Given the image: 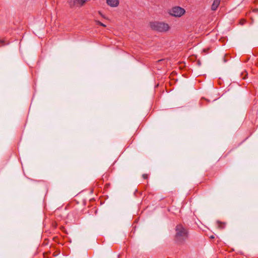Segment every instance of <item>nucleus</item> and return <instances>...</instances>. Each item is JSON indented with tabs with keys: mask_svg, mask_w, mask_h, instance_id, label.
I'll list each match as a JSON object with an SVG mask.
<instances>
[{
	"mask_svg": "<svg viewBox=\"0 0 258 258\" xmlns=\"http://www.w3.org/2000/svg\"><path fill=\"white\" fill-rule=\"evenodd\" d=\"M143 177L144 178L146 179V178H148V175L147 174H144L143 175Z\"/></svg>",
	"mask_w": 258,
	"mask_h": 258,
	"instance_id": "obj_9",
	"label": "nucleus"
},
{
	"mask_svg": "<svg viewBox=\"0 0 258 258\" xmlns=\"http://www.w3.org/2000/svg\"><path fill=\"white\" fill-rule=\"evenodd\" d=\"M89 0H68V3L72 9L80 8L84 6Z\"/></svg>",
	"mask_w": 258,
	"mask_h": 258,
	"instance_id": "obj_4",
	"label": "nucleus"
},
{
	"mask_svg": "<svg viewBox=\"0 0 258 258\" xmlns=\"http://www.w3.org/2000/svg\"><path fill=\"white\" fill-rule=\"evenodd\" d=\"M175 240L178 243H182L188 237V232L182 225H178L175 229Z\"/></svg>",
	"mask_w": 258,
	"mask_h": 258,
	"instance_id": "obj_1",
	"label": "nucleus"
},
{
	"mask_svg": "<svg viewBox=\"0 0 258 258\" xmlns=\"http://www.w3.org/2000/svg\"><path fill=\"white\" fill-rule=\"evenodd\" d=\"M168 13L173 17H180L185 14V11L183 8L177 6L170 9Z\"/></svg>",
	"mask_w": 258,
	"mask_h": 258,
	"instance_id": "obj_3",
	"label": "nucleus"
},
{
	"mask_svg": "<svg viewBox=\"0 0 258 258\" xmlns=\"http://www.w3.org/2000/svg\"><path fill=\"white\" fill-rule=\"evenodd\" d=\"M5 42L3 40H0V46L4 45Z\"/></svg>",
	"mask_w": 258,
	"mask_h": 258,
	"instance_id": "obj_8",
	"label": "nucleus"
},
{
	"mask_svg": "<svg viewBox=\"0 0 258 258\" xmlns=\"http://www.w3.org/2000/svg\"><path fill=\"white\" fill-rule=\"evenodd\" d=\"M149 25L152 30L160 32H166L169 31L170 28L167 23L163 22H151L150 23Z\"/></svg>",
	"mask_w": 258,
	"mask_h": 258,
	"instance_id": "obj_2",
	"label": "nucleus"
},
{
	"mask_svg": "<svg viewBox=\"0 0 258 258\" xmlns=\"http://www.w3.org/2000/svg\"><path fill=\"white\" fill-rule=\"evenodd\" d=\"M97 24L101 26H103L104 27H106V25L104 24H103L102 23H101V22L99 21H96Z\"/></svg>",
	"mask_w": 258,
	"mask_h": 258,
	"instance_id": "obj_7",
	"label": "nucleus"
},
{
	"mask_svg": "<svg viewBox=\"0 0 258 258\" xmlns=\"http://www.w3.org/2000/svg\"><path fill=\"white\" fill-rule=\"evenodd\" d=\"M244 21L242 20V21H241V22L240 23L242 25L244 23Z\"/></svg>",
	"mask_w": 258,
	"mask_h": 258,
	"instance_id": "obj_10",
	"label": "nucleus"
},
{
	"mask_svg": "<svg viewBox=\"0 0 258 258\" xmlns=\"http://www.w3.org/2000/svg\"><path fill=\"white\" fill-rule=\"evenodd\" d=\"M221 0H214L213 4L211 6V10L212 11H216L218 8Z\"/></svg>",
	"mask_w": 258,
	"mask_h": 258,
	"instance_id": "obj_6",
	"label": "nucleus"
},
{
	"mask_svg": "<svg viewBox=\"0 0 258 258\" xmlns=\"http://www.w3.org/2000/svg\"><path fill=\"white\" fill-rule=\"evenodd\" d=\"M107 5L112 8H116L119 6V0H106Z\"/></svg>",
	"mask_w": 258,
	"mask_h": 258,
	"instance_id": "obj_5",
	"label": "nucleus"
}]
</instances>
